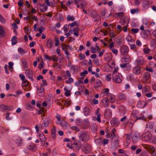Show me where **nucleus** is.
I'll list each match as a JSON object with an SVG mask.
<instances>
[{
    "label": "nucleus",
    "mask_w": 156,
    "mask_h": 156,
    "mask_svg": "<svg viewBox=\"0 0 156 156\" xmlns=\"http://www.w3.org/2000/svg\"><path fill=\"white\" fill-rule=\"evenodd\" d=\"M26 76L29 78L31 80L33 81L34 79L33 78V73L32 71L28 69L26 72Z\"/></svg>",
    "instance_id": "9d476101"
},
{
    "label": "nucleus",
    "mask_w": 156,
    "mask_h": 156,
    "mask_svg": "<svg viewBox=\"0 0 156 156\" xmlns=\"http://www.w3.org/2000/svg\"><path fill=\"white\" fill-rule=\"evenodd\" d=\"M90 138V135L86 132L82 133L79 136V140L84 142H86L88 141Z\"/></svg>",
    "instance_id": "f257e3e1"
},
{
    "label": "nucleus",
    "mask_w": 156,
    "mask_h": 156,
    "mask_svg": "<svg viewBox=\"0 0 156 156\" xmlns=\"http://www.w3.org/2000/svg\"><path fill=\"white\" fill-rule=\"evenodd\" d=\"M43 83H42L41 84V86L43 87L44 86H46L47 85V81L45 80H42Z\"/></svg>",
    "instance_id": "0e129e2a"
},
{
    "label": "nucleus",
    "mask_w": 156,
    "mask_h": 156,
    "mask_svg": "<svg viewBox=\"0 0 156 156\" xmlns=\"http://www.w3.org/2000/svg\"><path fill=\"white\" fill-rule=\"evenodd\" d=\"M28 149L31 151H34L36 149V146L34 145H30Z\"/></svg>",
    "instance_id": "4c0bfd02"
},
{
    "label": "nucleus",
    "mask_w": 156,
    "mask_h": 156,
    "mask_svg": "<svg viewBox=\"0 0 156 156\" xmlns=\"http://www.w3.org/2000/svg\"><path fill=\"white\" fill-rule=\"evenodd\" d=\"M112 80L116 83H120L122 81L123 78L121 74L117 73L112 75Z\"/></svg>",
    "instance_id": "f03ea898"
},
{
    "label": "nucleus",
    "mask_w": 156,
    "mask_h": 156,
    "mask_svg": "<svg viewBox=\"0 0 156 156\" xmlns=\"http://www.w3.org/2000/svg\"><path fill=\"white\" fill-rule=\"evenodd\" d=\"M79 57L80 60H83L85 58L84 55L82 53H80L79 55Z\"/></svg>",
    "instance_id": "e2e57ef3"
},
{
    "label": "nucleus",
    "mask_w": 156,
    "mask_h": 156,
    "mask_svg": "<svg viewBox=\"0 0 156 156\" xmlns=\"http://www.w3.org/2000/svg\"><path fill=\"white\" fill-rule=\"evenodd\" d=\"M137 106L139 108H144V101H140L138 102Z\"/></svg>",
    "instance_id": "7c9ffc66"
},
{
    "label": "nucleus",
    "mask_w": 156,
    "mask_h": 156,
    "mask_svg": "<svg viewBox=\"0 0 156 156\" xmlns=\"http://www.w3.org/2000/svg\"><path fill=\"white\" fill-rule=\"evenodd\" d=\"M18 52L21 54H24L26 53V51L21 48H19L18 49Z\"/></svg>",
    "instance_id": "79ce46f5"
},
{
    "label": "nucleus",
    "mask_w": 156,
    "mask_h": 156,
    "mask_svg": "<svg viewBox=\"0 0 156 156\" xmlns=\"http://www.w3.org/2000/svg\"><path fill=\"white\" fill-rule=\"evenodd\" d=\"M24 29L25 30V33L27 34H29V31H30V29L26 27H25L24 28Z\"/></svg>",
    "instance_id": "09e8293b"
},
{
    "label": "nucleus",
    "mask_w": 156,
    "mask_h": 156,
    "mask_svg": "<svg viewBox=\"0 0 156 156\" xmlns=\"http://www.w3.org/2000/svg\"><path fill=\"white\" fill-rule=\"evenodd\" d=\"M80 30L79 28L78 27L74 28L73 29V31L74 32V34L76 37L79 36V32Z\"/></svg>",
    "instance_id": "c85d7f7f"
},
{
    "label": "nucleus",
    "mask_w": 156,
    "mask_h": 156,
    "mask_svg": "<svg viewBox=\"0 0 156 156\" xmlns=\"http://www.w3.org/2000/svg\"><path fill=\"white\" fill-rule=\"evenodd\" d=\"M44 62L43 61H41L40 64H38V68L40 69H41L43 68V64Z\"/></svg>",
    "instance_id": "338daca9"
},
{
    "label": "nucleus",
    "mask_w": 156,
    "mask_h": 156,
    "mask_svg": "<svg viewBox=\"0 0 156 156\" xmlns=\"http://www.w3.org/2000/svg\"><path fill=\"white\" fill-rule=\"evenodd\" d=\"M78 68V66H73L71 68V70L74 73H75L77 72Z\"/></svg>",
    "instance_id": "f704fd0d"
},
{
    "label": "nucleus",
    "mask_w": 156,
    "mask_h": 156,
    "mask_svg": "<svg viewBox=\"0 0 156 156\" xmlns=\"http://www.w3.org/2000/svg\"><path fill=\"white\" fill-rule=\"evenodd\" d=\"M13 108L12 106H9L4 105H0V110L2 111L12 110Z\"/></svg>",
    "instance_id": "39448f33"
},
{
    "label": "nucleus",
    "mask_w": 156,
    "mask_h": 156,
    "mask_svg": "<svg viewBox=\"0 0 156 156\" xmlns=\"http://www.w3.org/2000/svg\"><path fill=\"white\" fill-rule=\"evenodd\" d=\"M111 74H108L105 76V80L107 81H110L111 78Z\"/></svg>",
    "instance_id": "5fc2aeb1"
},
{
    "label": "nucleus",
    "mask_w": 156,
    "mask_h": 156,
    "mask_svg": "<svg viewBox=\"0 0 156 156\" xmlns=\"http://www.w3.org/2000/svg\"><path fill=\"white\" fill-rule=\"evenodd\" d=\"M64 90L66 91L65 93V95L66 96L68 97L70 95L71 93L70 92V91H68L66 87H64Z\"/></svg>",
    "instance_id": "ea45409f"
},
{
    "label": "nucleus",
    "mask_w": 156,
    "mask_h": 156,
    "mask_svg": "<svg viewBox=\"0 0 156 156\" xmlns=\"http://www.w3.org/2000/svg\"><path fill=\"white\" fill-rule=\"evenodd\" d=\"M74 17L73 16H71L69 15H68L67 17V20L69 21H73L74 20Z\"/></svg>",
    "instance_id": "a19ab883"
},
{
    "label": "nucleus",
    "mask_w": 156,
    "mask_h": 156,
    "mask_svg": "<svg viewBox=\"0 0 156 156\" xmlns=\"http://www.w3.org/2000/svg\"><path fill=\"white\" fill-rule=\"evenodd\" d=\"M55 19L58 21H62L64 20V18L62 15L60 14H57L55 16Z\"/></svg>",
    "instance_id": "412c9836"
},
{
    "label": "nucleus",
    "mask_w": 156,
    "mask_h": 156,
    "mask_svg": "<svg viewBox=\"0 0 156 156\" xmlns=\"http://www.w3.org/2000/svg\"><path fill=\"white\" fill-rule=\"evenodd\" d=\"M64 32L65 33L67 32L68 31L69 29V27H68L67 24H66L64 26Z\"/></svg>",
    "instance_id": "052dcab7"
},
{
    "label": "nucleus",
    "mask_w": 156,
    "mask_h": 156,
    "mask_svg": "<svg viewBox=\"0 0 156 156\" xmlns=\"http://www.w3.org/2000/svg\"><path fill=\"white\" fill-rule=\"evenodd\" d=\"M142 137L145 141H149L152 138V135L149 132H146L142 134Z\"/></svg>",
    "instance_id": "7ed1b4c3"
},
{
    "label": "nucleus",
    "mask_w": 156,
    "mask_h": 156,
    "mask_svg": "<svg viewBox=\"0 0 156 156\" xmlns=\"http://www.w3.org/2000/svg\"><path fill=\"white\" fill-rule=\"evenodd\" d=\"M16 143L19 146H21L23 143V140L20 137H18L16 140Z\"/></svg>",
    "instance_id": "2f4dec72"
},
{
    "label": "nucleus",
    "mask_w": 156,
    "mask_h": 156,
    "mask_svg": "<svg viewBox=\"0 0 156 156\" xmlns=\"http://www.w3.org/2000/svg\"><path fill=\"white\" fill-rule=\"evenodd\" d=\"M111 124L113 126H116L119 124L118 119L116 118H113L111 121Z\"/></svg>",
    "instance_id": "f3484780"
},
{
    "label": "nucleus",
    "mask_w": 156,
    "mask_h": 156,
    "mask_svg": "<svg viewBox=\"0 0 156 156\" xmlns=\"http://www.w3.org/2000/svg\"><path fill=\"white\" fill-rule=\"evenodd\" d=\"M127 77L129 80H131L134 79V76L132 73H129L127 75Z\"/></svg>",
    "instance_id": "c03bdc74"
},
{
    "label": "nucleus",
    "mask_w": 156,
    "mask_h": 156,
    "mask_svg": "<svg viewBox=\"0 0 156 156\" xmlns=\"http://www.w3.org/2000/svg\"><path fill=\"white\" fill-rule=\"evenodd\" d=\"M109 142V140L108 139H104L103 140L102 139V143L103 144L104 146L105 145V144H108Z\"/></svg>",
    "instance_id": "603ef678"
},
{
    "label": "nucleus",
    "mask_w": 156,
    "mask_h": 156,
    "mask_svg": "<svg viewBox=\"0 0 156 156\" xmlns=\"http://www.w3.org/2000/svg\"><path fill=\"white\" fill-rule=\"evenodd\" d=\"M122 61L126 62L129 63L131 61V59L129 57L124 56L122 58Z\"/></svg>",
    "instance_id": "cd10ccee"
},
{
    "label": "nucleus",
    "mask_w": 156,
    "mask_h": 156,
    "mask_svg": "<svg viewBox=\"0 0 156 156\" xmlns=\"http://www.w3.org/2000/svg\"><path fill=\"white\" fill-rule=\"evenodd\" d=\"M88 73V72L87 70H85L83 72H81L80 73V75L81 76H85L86 74H87Z\"/></svg>",
    "instance_id": "13d9d810"
},
{
    "label": "nucleus",
    "mask_w": 156,
    "mask_h": 156,
    "mask_svg": "<svg viewBox=\"0 0 156 156\" xmlns=\"http://www.w3.org/2000/svg\"><path fill=\"white\" fill-rule=\"evenodd\" d=\"M150 73L148 72H146L144 73L143 76V81L144 82H146L151 77Z\"/></svg>",
    "instance_id": "1a4fd4ad"
},
{
    "label": "nucleus",
    "mask_w": 156,
    "mask_h": 156,
    "mask_svg": "<svg viewBox=\"0 0 156 156\" xmlns=\"http://www.w3.org/2000/svg\"><path fill=\"white\" fill-rule=\"evenodd\" d=\"M127 19L126 17H125L122 19H121L120 20V23L122 25H124L125 24L127 23L126 20Z\"/></svg>",
    "instance_id": "473e14b6"
},
{
    "label": "nucleus",
    "mask_w": 156,
    "mask_h": 156,
    "mask_svg": "<svg viewBox=\"0 0 156 156\" xmlns=\"http://www.w3.org/2000/svg\"><path fill=\"white\" fill-rule=\"evenodd\" d=\"M0 22H1L2 24H4L6 22L5 20L3 17L0 14Z\"/></svg>",
    "instance_id": "de8ad7c7"
},
{
    "label": "nucleus",
    "mask_w": 156,
    "mask_h": 156,
    "mask_svg": "<svg viewBox=\"0 0 156 156\" xmlns=\"http://www.w3.org/2000/svg\"><path fill=\"white\" fill-rule=\"evenodd\" d=\"M39 139L41 142V144L42 146H43L45 144V143L46 140L47 138L45 137L44 135L43 134L39 135Z\"/></svg>",
    "instance_id": "2eb2a0df"
},
{
    "label": "nucleus",
    "mask_w": 156,
    "mask_h": 156,
    "mask_svg": "<svg viewBox=\"0 0 156 156\" xmlns=\"http://www.w3.org/2000/svg\"><path fill=\"white\" fill-rule=\"evenodd\" d=\"M119 97L120 99L122 100H126L127 99V96L126 94L123 93H120L119 95Z\"/></svg>",
    "instance_id": "a878e982"
},
{
    "label": "nucleus",
    "mask_w": 156,
    "mask_h": 156,
    "mask_svg": "<svg viewBox=\"0 0 156 156\" xmlns=\"http://www.w3.org/2000/svg\"><path fill=\"white\" fill-rule=\"evenodd\" d=\"M143 51L144 54H148L150 51V49L147 47H145L143 49Z\"/></svg>",
    "instance_id": "a18cd8bd"
},
{
    "label": "nucleus",
    "mask_w": 156,
    "mask_h": 156,
    "mask_svg": "<svg viewBox=\"0 0 156 156\" xmlns=\"http://www.w3.org/2000/svg\"><path fill=\"white\" fill-rule=\"evenodd\" d=\"M107 97L109 99L111 103H113L115 101V96L111 94H109Z\"/></svg>",
    "instance_id": "6ab92c4d"
},
{
    "label": "nucleus",
    "mask_w": 156,
    "mask_h": 156,
    "mask_svg": "<svg viewBox=\"0 0 156 156\" xmlns=\"http://www.w3.org/2000/svg\"><path fill=\"white\" fill-rule=\"evenodd\" d=\"M67 124V123L64 121H62L60 123V125L63 128L66 127Z\"/></svg>",
    "instance_id": "8fccbe9b"
},
{
    "label": "nucleus",
    "mask_w": 156,
    "mask_h": 156,
    "mask_svg": "<svg viewBox=\"0 0 156 156\" xmlns=\"http://www.w3.org/2000/svg\"><path fill=\"white\" fill-rule=\"evenodd\" d=\"M139 31V30L136 28H132L131 29V31L133 33H137Z\"/></svg>",
    "instance_id": "864d4df0"
},
{
    "label": "nucleus",
    "mask_w": 156,
    "mask_h": 156,
    "mask_svg": "<svg viewBox=\"0 0 156 156\" xmlns=\"http://www.w3.org/2000/svg\"><path fill=\"white\" fill-rule=\"evenodd\" d=\"M49 124V122L48 121L44 122L43 124H42L40 127L42 129H43L45 127H47L48 126Z\"/></svg>",
    "instance_id": "c756f323"
},
{
    "label": "nucleus",
    "mask_w": 156,
    "mask_h": 156,
    "mask_svg": "<svg viewBox=\"0 0 156 156\" xmlns=\"http://www.w3.org/2000/svg\"><path fill=\"white\" fill-rule=\"evenodd\" d=\"M9 65V68L10 70L12 69V66L13 65V63L12 62H9L8 63Z\"/></svg>",
    "instance_id": "bf43d9fd"
},
{
    "label": "nucleus",
    "mask_w": 156,
    "mask_h": 156,
    "mask_svg": "<svg viewBox=\"0 0 156 156\" xmlns=\"http://www.w3.org/2000/svg\"><path fill=\"white\" fill-rule=\"evenodd\" d=\"M54 46V41L51 38L48 39L47 41V46L49 48H51Z\"/></svg>",
    "instance_id": "4468645a"
},
{
    "label": "nucleus",
    "mask_w": 156,
    "mask_h": 156,
    "mask_svg": "<svg viewBox=\"0 0 156 156\" xmlns=\"http://www.w3.org/2000/svg\"><path fill=\"white\" fill-rule=\"evenodd\" d=\"M83 112L84 115L87 116L90 115V110L88 108L86 107L83 109Z\"/></svg>",
    "instance_id": "aec40b11"
},
{
    "label": "nucleus",
    "mask_w": 156,
    "mask_h": 156,
    "mask_svg": "<svg viewBox=\"0 0 156 156\" xmlns=\"http://www.w3.org/2000/svg\"><path fill=\"white\" fill-rule=\"evenodd\" d=\"M20 130L23 133L26 135L27 134V133L29 131L28 129L24 127H21L20 128Z\"/></svg>",
    "instance_id": "b1692460"
},
{
    "label": "nucleus",
    "mask_w": 156,
    "mask_h": 156,
    "mask_svg": "<svg viewBox=\"0 0 156 156\" xmlns=\"http://www.w3.org/2000/svg\"><path fill=\"white\" fill-rule=\"evenodd\" d=\"M62 48L64 51L68 50V46L66 44H62Z\"/></svg>",
    "instance_id": "4d7b16f0"
},
{
    "label": "nucleus",
    "mask_w": 156,
    "mask_h": 156,
    "mask_svg": "<svg viewBox=\"0 0 156 156\" xmlns=\"http://www.w3.org/2000/svg\"><path fill=\"white\" fill-rule=\"evenodd\" d=\"M74 144L75 145L74 147L77 150H79L82 146L81 142L79 141H77L75 140L74 142Z\"/></svg>",
    "instance_id": "ddd939ff"
},
{
    "label": "nucleus",
    "mask_w": 156,
    "mask_h": 156,
    "mask_svg": "<svg viewBox=\"0 0 156 156\" xmlns=\"http://www.w3.org/2000/svg\"><path fill=\"white\" fill-rule=\"evenodd\" d=\"M83 147L84 152L86 153H87L90 150V146L87 144H83Z\"/></svg>",
    "instance_id": "9b49d317"
},
{
    "label": "nucleus",
    "mask_w": 156,
    "mask_h": 156,
    "mask_svg": "<svg viewBox=\"0 0 156 156\" xmlns=\"http://www.w3.org/2000/svg\"><path fill=\"white\" fill-rule=\"evenodd\" d=\"M132 71L133 73L136 75H139L142 72L141 70V67L138 66L133 67L132 68Z\"/></svg>",
    "instance_id": "20e7f679"
},
{
    "label": "nucleus",
    "mask_w": 156,
    "mask_h": 156,
    "mask_svg": "<svg viewBox=\"0 0 156 156\" xmlns=\"http://www.w3.org/2000/svg\"><path fill=\"white\" fill-rule=\"evenodd\" d=\"M56 128L55 126H53L51 130V135L54 140L56 138Z\"/></svg>",
    "instance_id": "dca6fc26"
},
{
    "label": "nucleus",
    "mask_w": 156,
    "mask_h": 156,
    "mask_svg": "<svg viewBox=\"0 0 156 156\" xmlns=\"http://www.w3.org/2000/svg\"><path fill=\"white\" fill-rule=\"evenodd\" d=\"M115 14L116 15L117 17L119 18L123 16H124V13L123 12H121L115 13Z\"/></svg>",
    "instance_id": "37998d69"
},
{
    "label": "nucleus",
    "mask_w": 156,
    "mask_h": 156,
    "mask_svg": "<svg viewBox=\"0 0 156 156\" xmlns=\"http://www.w3.org/2000/svg\"><path fill=\"white\" fill-rule=\"evenodd\" d=\"M23 87L24 90L25 91H27L29 90H30L31 89V88H30L29 86L27 84L24 85Z\"/></svg>",
    "instance_id": "e433bc0d"
},
{
    "label": "nucleus",
    "mask_w": 156,
    "mask_h": 156,
    "mask_svg": "<svg viewBox=\"0 0 156 156\" xmlns=\"http://www.w3.org/2000/svg\"><path fill=\"white\" fill-rule=\"evenodd\" d=\"M47 9V6L44 5H41L40 9L41 11V12H45Z\"/></svg>",
    "instance_id": "58836bf2"
},
{
    "label": "nucleus",
    "mask_w": 156,
    "mask_h": 156,
    "mask_svg": "<svg viewBox=\"0 0 156 156\" xmlns=\"http://www.w3.org/2000/svg\"><path fill=\"white\" fill-rule=\"evenodd\" d=\"M142 7L144 10L147 9L149 7V1L147 0H144L142 2Z\"/></svg>",
    "instance_id": "f8f14e48"
},
{
    "label": "nucleus",
    "mask_w": 156,
    "mask_h": 156,
    "mask_svg": "<svg viewBox=\"0 0 156 156\" xmlns=\"http://www.w3.org/2000/svg\"><path fill=\"white\" fill-rule=\"evenodd\" d=\"M148 152L146 151H144L141 154V155L142 156H148Z\"/></svg>",
    "instance_id": "774afa93"
},
{
    "label": "nucleus",
    "mask_w": 156,
    "mask_h": 156,
    "mask_svg": "<svg viewBox=\"0 0 156 156\" xmlns=\"http://www.w3.org/2000/svg\"><path fill=\"white\" fill-rule=\"evenodd\" d=\"M136 63L139 65H143L145 64V62L144 60V59L141 57H138L136 60Z\"/></svg>",
    "instance_id": "a211bd4d"
},
{
    "label": "nucleus",
    "mask_w": 156,
    "mask_h": 156,
    "mask_svg": "<svg viewBox=\"0 0 156 156\" xmlns=\"http://www.w3.org/2000/svg\"><path fill=\"white\" fill-rule=\"evenodd\" d=\"M83 123L86 126H89L90 124L89 120L87 119L84 120L83 121Z\"/></svg>",
    "instance_id": "6e6d98bb"
},
{
    "label": "nucleus",
    "mask_w": 156,
    "mask_h": 156,
    "mask_svg": "<svg viewBox=\"0 0 156 156\" xmlns=\"http://www.w3.org/2000/svg\"><path fill=\"white\" fill-rule=\"evenodd\" d=\"M138 11V9H131L130 10V12L132 14H134L136 12H137Z\"/></svg>",
    "instance_id": "680f3d73"
},
{
    "label": "nucleus",
    "mask_w": 156,
    "mask_h": 156,
    "mask_svg": "<svg viewBox=\"0 0 156 156\" xmlns=\"http://www.w3.org/2000/svg\"><path fill=\"white\" fill-rule=\"evenodd\" d=\"M140 137L139 134L138 133H135L132 138V141L133 143H135L136 140Z\"/></svg>",
    "instance_id": "393cba45"
},
{
    "label": "nucleus",
    "mask_w": 156,
    "mask_h": 156,
    "mask_svg": "<svg viewBox=\"0 0 156 156\" xmlns=\"http://www.w3.org/2000/svg\"><path fill=\"white\" fill-rule=\"evenodd\" d=\"M109 35L111 37H114L115 36V34L112 30H111L109 31Z\"/></svg>",
    "instance_id": "3c124183"
},
{
    "label": "nucleus",
    "mask_w": 156,
    "mask_h": 156,
    "mask_svg": "<svg viewBox=\"0 0 156 156\" xmlns=\"http://www.w3.org/2000/svg\"><path fill=\"white\" fill-rule=\"evenodd\" d=\"M4 29L3 26L0 25V35H3L4 34Z\"/></svg>",
    "instance_id": "49530a36"
},
{
    "label": "nucleus",
    "mask_w": 156,
    "mask_h": 156,
    "mask_svg": "<svg viewBox=\"0 0 156 156\" xmlns=\"http://www.w3.org/2000/svg\"><path fill=\"white\" fill-rule=\"evenodd\" d=\"M22 62L23 64V67L24 69H27L28 67L27 61L24 59H22Z\"/></svg>",
    "instance_id": "bb28decb"
},
{
    "label": "nucleus",
    "mask_w": 156,
    "mask_h": 156,
    "mask_svg": "<svg viewBox=\"0 0 156 156\" xmlns=\"http://www.w3.org/2000/svg\"><path fill=\"white\" fill-rule=\"evenodd\" d=\"M144 147L147 149H150L151 151L150 152L151 153L153 156H156V152L155 151V149L153 147L149 146L147 145H144Z\"/></svg>",
    "instance_id": "423d86ee"
},
{
    "label": "nucleus",
    "mask_w": 156,
    "mask_h": 156,
    "mask_svg": "<svg viewBox=\"0 0 156 156\" xmlns=\"http://www.w3.org/2000/svg\"><path fill=\"white\" fill-rule=\"evenodd\" d=\"M139 112L138 111L136 110H134L132 111L131 113V115L132 116L135 117L136 118H137V115Z\"/></svg>",
    "instance_id": "72a5a7b5"
},
{
    "label": "nucleus",
    "mask_w": 156,
    "mask_h": 156,
    "mask_svg": "<svg viewBox=\"0 0 156 156\" xmlns=\"http://www.w3.org/2000/svg\"><path fill=\"white\" fill-rule=\"evenodd\" d=\"M79 4H80V8L81 9H84L85 7L87 5L86 2L84 0H79Z\"/></svg>",
    "instance_id": "4be33fe9"
},
{
    "label": "nucleus",
    "mask_w": 156,
    "mask_h": 156,
    "mask_svg": "<svg viewBox=\"0 0 156 156\" xmlns=\"http://www.w3.org/2000/svg\"><path fill=\"white\" fill-rule=\"evenodd\" d=\"M120 52L122 55H125L129 52V48L126 46H123L120 48Z\"/></svg>",
    "instance_id": "6e6552de"
},
{
    "label": "nucleus",
    "mask_w": 156,
    "mask_h": 156,
    "mask_svg": "<svg viewBox=\"0 0 156 156\" xmlns=\"http://www.w3.org/2000/svg\"><path fill=\"white\" fill-rule=\"evenodd\" d=\"M38 90L39 93H42L44 92V89L43 87L41 86L40 89Z\"/></svg>",
    "instance_id": "69168bd1"
},
{
    "label": "nucleus",
    "mask_w": 156,
    "mask_h": 156,
    "mask_svg": "<svg viewBox=\"0 0 156 156\" xmlns=\"http://www.w3.org/2000/svg\"><path fill=\"white\" fill-rule=\"evenodd\" d=\"M16 37L15 36H13L11 39L12 42V44L13 45H15L17 43V42L16 40Z\"/></svg>",
    "instance_id": "c9c22d12"
},
{
    "label": "nucleus",
    "mask_w": 156,
    "mask_h": 156,
    "mask_svg": "<svg viewBox=\"0 0 156 156\" xmlns=\"http://www.w3.org/2000/svg\"><path fill=\"white\" fill-rule=\"evenodd\" d=\"M105 116L106 118L110 119L112 117V111L108 108H106L105 112Z\"/></svg>",
    "instance_id": "0eeeda50"
},
{
    "label": "nucleus",
    "mask_w": 156,
    "mask_h": 156,
    "mask_svg": "<svg viewBox=\"0 0 156 156\" xmlns=\"http://www.w3.org/2000/svg\"><path fill=\"white\" fill-rule=\"evenodd\" d=\"M95 143L98 146H101L103 144L102 138H99L95 140Z\"/></svg>",
    "instance_id": "5701e85b"
}]
</instances>
